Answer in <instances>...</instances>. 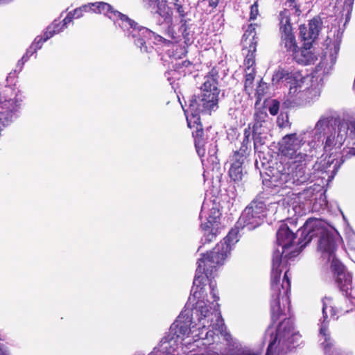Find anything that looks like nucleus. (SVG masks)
I'll list each match as a JSON object with an SVG mask.
<instances>
[{
    "label": "nucleus",
    "mask_w": 355,
    "mask_h": 355,
    "mask_svg": "<svg viewBox=\"0 0 355 355\" xmlns=\"http://www.w3.org/2000/svg\"><path fill=\"white\" fill-rule=\"evenodd\" d=\"M202 279L195 281L193 294L184 310L171 324L168 336L174 338L175 355H258L234 341L221 318L214 285L197 290Z\"/></svg>",
    "instance_id": "nucleus-1"
},
{
    "label": "nucleus",
    "mask_w": 355,
    "mask_h": 355,
    "mask_svg": "<svg viewBox=\"0 0 355 355\" xmlns=\"http://www.w3.org/2000/svg\"><path fill=\"white\" fill-rule=\"evenodd\" d=\"M295 234L286 224H282L277 232V247L273 252L271 274V318L273 322L280 319L284 313L286 304L289 309L290 300L288 294L291 284L288 271L286 270L282 278V270L286 266V259L295 257L297 247L295 245Z\"/></svg>",
    "instance_id": "nucleus-2"
},
{
    "label": "nucleus",
    "mask_w": 355,
    "mask_h": 355,
    "mask_svg": "<svg viewBox=\"0 0 355 355\" xmlns=\"http://www.w3.org/2000/svg\"><path fill=\"white\" fill-rule=\"evenodd\" d=\"M238 227L232 229L228 234L224 238L223 241H220L216 245L212 251L203 254L202 257L198 261V268L196 274L193 280V286L192 287L191 294H193L194 288L196 287L195 281L199 277L202 279V282L198 286L197 290L204 289V288L209 287L212 284L214 285V291H216V284L214 281L209 279V276L211 275L213 270L217 266L222 265L225 259L230 254L232 246L236 243L239 240Z\"/></svg>",
    "instance_id": "nucleus-3"
},
{
    "label": "nucleus",
    "mask_w": 355,
    "mask_h": 355,
    "mask_svg": "<svg viewBox=\"0 0 355 355\" xmlns=\"http://www.w3.org/2000/svg\"><path fill=\"white\" fill-rule=\"evenodd\" d=\"M301 237L298 239L297 245L304 247L314 236H318V251L321 253L323 259L331 263L337 259L335 255L336 248L334 230L326 222L317 218H310L306 220L304 226L297 231Z\"/></svg>",
    "instance_id": "nucleus-4"
},
{
    "label": "nucleus",
    "mask_w": 355,
    "mask_h": 355,
    "mask_svg": "<svg viewBox=\"0 0 355 355\" xmlns=\"http://www.w3.org/2000/svg\"><path fill=\"white\" fill-rule=\"evenodd\" d=\"M202 95L197 99L196 97L190 100L189 107L185 111L188 126L191 128V120L198 125L200 112H209L218 103L219 89L214 75L211 74L205 77V81L201 87Z\"/></svg>",
    "instance_id": "nucleus-5"
},
{
    "label": "nucleus",
    "mask_w": 355,
    "mask_h": 355,
    "mask_svg": "<svg viewBox=\"0 0 355 355\" xmlns=\"http://www.w3.org/2000/svg\"><path fill=\"white\" fill-rule=\"evenodd\" d=\"M289 91L286 96V101L290 105H304L318 98L320 88L315 86L310 87L308 80L300 72L288 75Z\"/></svg>",
    "instance_id": "nucleus-6"
},
{
    "label": "nucleus",
    "mask_w": 355,
    "mask_h": 355,
    "mask_svg": "<svg viewBox=\"0 0 355 355\" xmlns=\"http://www.w3.org/2000/svg\"><path fill=\"white\" fill-rule=\"evenodd\" d=\"M256 24H251L243 34L242 39L243 54H245L244 64L245 66L244 75V91L250 96L254 91V78L256 71L253 67L255 64L254 53L257 49V37L255 31Z\"/></svg>",
    "instance_id": "nucleus-7"
},
{
    "label": "nucleus",
    "mask_w": 355,
    "mask_h": 355,
    "mask_svg": "<svg viewBox=\"0 0 355 355\" xmlns=\"http://www.w3.org/2000/svg\"><path fill=\"white\" fill-rule=\"evenodd\" d=\"M273 328L269 327L266 336H270V342L266 355H272L277 351V355H282L289 350L291 345L294 343L299 336L294 331L293 322L290 319H284L279 323L276 334L273 336Z\"/></svg>",
    "instance_id": "nucleus-8"
},
{
    "label": "nucleus",
    "mask_w": 355,
    "mask_h": 355,
    "mask_svg": "<svg viewBox=\"0 0 355 355\" xmlns=\"http://www.w3.org/2000/svg\"><path fill=\"white\" fill-rule=\"evenodd\" d=\"M279 151L292 162L299 164L306 162L309 154L301 133L285 135L279 143Z\"/></svg>",
    "instance_id": "nucleus-9"
},
{
    "label": "nucleus",
    "mask_w": 355,
    "mask_h": 355,
    "mask_svg": "<svg viewBox=\"0 0 355 355\" xmlns=\"http://www.w3.org/2000/svg\"><path fill=\"white\" fill-rule=\"evenodd\" d=\"M107 17L123 30L131 28L130 34L132 37L137 38L135 40L136 45L141 49V51H147V47L145 46V39L153 35L149 29L145 27H139L137 23L129 19L126 15L113 10L112 6Z\"/></svg>",
    "instance_id": "nucleus-10"
},
{
    "label": "nucleus",
    "mask_w": 355,
    "mask_h": 355,
    "mask_svg": "<svg viewBox=\"0 0 355 355\" xmlns=\"http://www.w3.org/2000/svg\"><path fill=\"white\" fill-rule=\"evenodd\" d=\"M266 216V205L262 201H252L243 211L237 222L238 227L251 230L259 226Z\"/></svg>",
    "instance_id": "nucleus-11"
},
{
    "label": "nucleus",
    "mask_w": 355,
    "mask_h": 355,
    "mask_svg": "<svg viewBox=\"0 0 355 355\" xmlns=\"http://www.w3.org/2000/svg\"><path fill=\"white\" fill-rule=\"evenodd\" d=\"M322 314L323 321L320 329V337L322 345L324 348V352L326 355H343L340 350L334 345L331 340L329 331L327 329L326 320L328 318V313L330 314L331 318L336 315V311L332 306V299L330 297H325L322 300Z\"/></svg>",
    "instance_id": "nucleus-12"
},
{
    "label": "nucleus",
    "mask_w": 355,
    "mask_h": 355,
    "mask_svg": "<svg viewBox=\"0 0 355 355\" xmlns=\"http://www.w3.org/2000/svg\"><path fill=\"white\" fill-rule=\"evenodd\" d=\"M307 179L304 168L301 165L298 170L293 171L292 174L277 171L270 177V181L271 185L275 187L291 188L293 184H299Z\"/></svg>",
    "instance_id": "nucleus-13"
},
{
    "label": "nucleus",
    "mask_w": 355,
    "mask_h": 355,
    "mask_svg": "<svg viewBox=\"0 0 355 355\" xmlns=\"http://www.w3.org/2000/svg\"><path fill=\"white\" fill-rule=\"evenodd\" d=\"M349 128V125L347 121H340L336 125L334 132L327 137L324 146V151L327 153L334 150L335 152H337L347 139Z\"/></svg>",
    "instance_id": "nucleus-14"
},
{
    "label": "nucleus",
    "mask_w": 355,
    "mask_h": 355,
    "mask_svg": "<svg viewBox=\"0 0 355 355\" xmlns=\"http://www.w3.org/2000/svg\"><path fill=\"white\" fill-rule=\"evenodd\" d=\"M331 268L336 277V282L340 291L348 295L349 290L352 288V277L344 266L338 260L334 259L331 263Z\"/></svg>",
    "instance_id": "nucleus-15"
},
{
    "label": "nucleus",
    "mask_w": 355,
    "mask_h": 355,
    "mask_svg": "<svg viewBox=\"0 0 355 355\" xmlns=\"http://www.w3.org/2000/svg\"><path fill=\"white\" fill-rule=\"evenodd\" d=\"M146 6L159 15L164 20L170 23L172 19V11L167 0H142Z\"/></svg>",
    "instance_id": "nucleus-16"
},
{
    "label": "nucleus",
    "mask_w": 355,
    "mask_h": 355,
    "mask_svg": "<svg viewBox=\"0 0 355 355\" xmlns=\"http://www.w3.org/2000/svg\"><path fill=\"white\" fill-rule=\"evenodd\" d=\"M245 157L243 153L235 152L232 158L229 175L234 182L241 181L243 176V164Z\"/></svg>",
    "instance_id": "nucleus-17"
},
{
    "label": "nucleus",
    "mask_w": 355,
    "mask_h": 355,
    "mask_svg": "<svg viewBox=\"0 0 355 355\" xmlns=\"http://www.w3.org/2000/svg\"><path fill=\"white\" fill-rule=\"evenodd\" d=\"M55 26L56 24H53L52 26H48L46 32L44 33L43 37L38 36L35 39L34 42L26 51V55L28 57L31 56L37 51V49H40L43 42L53 37L54 34L58 33L60 30L55 31Z\"/></svg>",
    "instance_id": "nucleus-18"
},
{
    "label": "nucleus",
    "mask_w": 355,
    "mask_h": 355,
    "mask_svg": "<svg viewBox=\"0 0 355 355\" xmlns=\"http://www.w3.org/2000/svg\"><path fill=\"white\" fill-rule=\"evenodd\" d=\"M287 205V212L290 216H300L304 213V207L300 205V196L292 193L288 198L284 199Z\"/></svg>",
    "instance_id": "nucleus-19"
},
{
    "label": "nucleus",
    "mask_w": 355,
    "mask_h": 355,
    "mask_svg": "<svg viewBox=\"0 0 355 355\" xmlns=\"http://www.w3.org/2000/svg\"><path fill=\"white\" fill-rule=\"evenodd\" d=\"M295 61L302 64H310L313 63L317 57L311 47L297 49L293 53Z\"/></svg>",
    "instance_id": "nucleus-20"
},
{
    "label": "nucleus",
    "mask_w": 355,
    "mask_h": 355,
    "mask_svg": "<svg viewBox=\"0 0 355 355\" xmlns=\"http://www.w3.org/2000/svg\"><path fill=\"white\" fill-rule=\"evenodd\" d=\"M301 135H303L305 146L309 150L308 153H311L313 150L320 146L322 135L319 133V132L311 130L301 132Z\"/></svg>",
    "instance_id": "nucleus-21"
},
{
    "label": "nucleus",
    "mask_w": 355,
    "mask_h": 355,
    "mask_svg": "<svg viewBox=\"0 0 355 355\" xmlns=\"http://www.w3.org/2000/svg\"><path fill=\"white\" fill-rule=\"evenodd\" d=\"M208 202H204L202 207V214L209 209L207 223L210 226L218 227V223L220 218L221 213L219 209V206L214 202L211 203V207H209Z\"/></svg>",
    "instance_id": "nucleus-22"
},
{
    "label": "nucleus",
    "mask_w": 355,
    "mask_h": 355,
    "mask_svg": "<svg viewBox=\"0 0 355 355\" xmlns=\"http://www.w3.org/2000/svg\"><path fill=\"white\" fill-rule=\"evenodd\" d=\"M322 22L320 19L314 18L310 21L309 24V31L306 34V28L304 26H300V34L304 40H315L320 32Z\"/></svg>",
    "instance_id": "nucleus-23"
},
{
    "label": "nucleus",
    "mask_w": 355,
    "mask_h": 355,
    "mask_svg": "<svg viewBox=\"0 0 355 355\" xmlns=\"http://www.w3.org/2000/svg\"><path fill=\"white\" fill-rule=\"evenodd\" d=\"M84 12H93L96 14H103L107 16L111 10V6L103 1L89 3L81 6Z\"/></svg>",
    "instance_id": "nucleus-24"
},
{
    "label": "nucleus",
    "mask_w": 355,
    "mask_h": 355,
    "mask_svg": "<svg viewBox=\"0 0 355 355\" xmlns=\"http://www.w3.org/2000/svg\"><path fill=\"white\" fill-rule=\"evenodd\" d=\"M323 162L322 166L324 168L335 175L341 164L340 155L338 152L334 151L323 160Z\"/></svg>",
    "instance_id": "nucleus-25"
},
{
    "label": "nucleus",
    "mask_w": 355,
    "mask_h": 355,
    "mask_svg": "<svg viewBox=\"0 0 355 355\" xmlns=\"http://www.w3.org/2000/svg\"><path fill=\"white\" fill-rule=\"evenodd\" d=\"M201 228L203 233V236L202 238V243L203 245L213 241L217 235L218 227L210 226L208 224H202Z\"/></svg>",
    "instance_id": "nucleus-26"
},
{
    "label": "nucleus",
    "mask_w": 355,
    "mask_h": 355,
    "mask_svg": "<svg viewBox=\"0 0 355 355\" xmlns=\"http://www.w3.org/2000/svg\"><path fill=\"white\" fill-rule=\"evenodd\" d=\"M282 40L287 50L292 51L293 53L297 50L295 40L291 31L288 32H282Z\"/></svg>",
    "instance_id": "nucleus-27"
},
{
    "label": "nucleus",
    "mask_w": 355,
    "mask_h": 355,
    "mask_svg": "<svg viewBox=\"0 0 355 355\" xmlns=\"http://www.w3.org/2000/svg\"><path fill=\"white\" fill-rule=\"evenodd\" d=\"M289 11L284 10L279 14V24L281 32H288L292 30L290 23Z\"/></svg>",
    "instance_id": "nucleus-28"
},
{
    "label": "nucleus",
    "mask_w": 355,
    "mask_h": 355,
    "mask_svg": "<svg viewBox=\"0 0 355 355\" xmlns=\"http://www.w3.org/2000/svg\"><path fill=\"white\" fill-rule=\"evenodd\" d=\"M346 252L349 257L355 263V233L350 232L347 235Z\"/></svg>",
    "instance_id": "nucleus-29"
},
{
    "label": "nucleus",
    "mask_w": 355,
    "mask_h": 355,
    "mask_svg": "<svg viewBox=\"0 0 355 355\" xmlns=\"http://www.w3.org/2000/svg\"><path fill=\"white\" fill-rule=\"evenodd\" d=\"M174 8L177 10L180 17H184L188 6V0H171Z\"/></svg>",
    "instance_id": "nucleus-30"
},
{
    "label": "nucleus",
    "mask_w": 355,
    "mask_h": 355,
    "mask_svg": "<svg viewBox=\"0 0 355 355\" xmlns=\"http://www.w3.org/2000/svg\"><path fill=\"white\" fill-rule=\"evenodd\" d=\"M297 71H295L296 73ZM291 73H294V72L291 73H286L283 69H278L276 71L272 78V82L273 84L278 83L282 79L285 78V80L286 81L287 84L289 85V83L287 80L288 75H290Z\"/></svg>",
    "instance_id": "nucleus-31"
},
{
    "label": "nucleus",
    "mask_w": 355,
    "mask_h": 355,
    "mask_svg": "<svg viewBox=\"0 0 355 355\" xmlns=\"http://www.w3.org/2000/svg\"><path fill=\"white\" fill-rule=\"evenodd\" d=\"M329 123V119L328 117L322 116L315 124V128L313 129L319 132L323 135L325 129L328 127Z\"/></svg>",
    "instance_id": "nucleus-32"
},
{
    "label": "nucleus",
    "mask_w": 355,
    "mask_h": 355,
    "mask_svg": "<svg viewBox=\"0 0 355 355\" xmlns=\"http://www.w3.org/2000/svg\"><path fill=\"white\" fill-rule=\"evenodd\" d=\"M256 85L257 87L254 88L253 94H254V96L257 97V99L260 101L261 97L264 94L266 89H267V86L261 80H257Z\"/></svg>",
    "instance_id": "nucleus-33"
},
{
    "label": "nucleus",
    "mask_w": 355,
    "mask_h": 355,
    "mask_svg": "<svg viewBox=\"0 0 355 355\" xmlns=\"http://www.w3.org/2000/svg\"><path fill=\"white\" fill-rule=\"evenodd\" d=\"M203 132L200 130H197L196 132V139H195V145L196 148L197 149V152L199 155L202 156L204 155L205 151L203 149H201V146H202V141L201 139V136L202 135Z\"/></svg>",
    "instance_id": "nucleus-34"
},
{
    "label": "nucleus",
    "mask_w": 355,
    "mask_h": 355,
    "mask_svg": "<svg viewBox=\"0 0 355 355\" xmlns=\"http://www.w3.org/2000/svg\"><path fill=\"white\" fill-rule=\"evenodd\" d=\"M73 17L72 15V12H69L67 15V17L63 19V24L62 25V27L60 28V22L58 23L56 21H54L51 26H52L53 24H56L55 30L58 31L60 30L58 33H60L64 26H65L68 23H70Z\"/></svg>",
    "instance_id": "nucleus-35"
},
{
    "label": "nucleus",
    "mask_w": 355,
    "mask_h": 355,
    "mask_svg": "<svg viewBox=\"0 0 355 355\" xmlns=\"http://www.w3.org/2000/svg\"><path fill=\"white\" fill-rule=\"evenodd\" d=\"M259 15V5L257 1L254 2L250 7V19L254 20Z\"/></svg>",
    "instance_id": "nucleus-36"
},
{
    "label": "nucleus",
    "mask_w": 355,
    "mask_h": 355,
    "mask_svg": "<svg viewBox=\"0 0 355 355\" xmlns=\"http://www.w3.org/2000/svg\"><path fill=\"white\" fill-rule=\"evenodd\" d=\"M254 148L255 150H257L259 146H262L264 144V141H262V139L259 135H255L254 136Z\"/></svg>",
    "instance_id": "nucleus-37"
},
{
    "label": "nucleus",
    "mask_w": 355,
    "mask_h": 355,
    "mask_svg": "<svg viewBox=\"0 0 355 355\" xmlns=\"http://www.w3.org/2000/svg\"><path fill=\"white\" fill-rule=\"evenodd\" d=\"M72 12L73 18H80L83 15V10L81 9V6L75 9Z\"/></svg>",
    "instance_id": "nucleus-38"
},
{
    "label": "nucleus",
    "mask_w": 355,
    "mask_h": 355,
    "mask_svg": "<svg viewBox=\"0 0 355 355\" xmlns=\"http://www.w3.org/2000/svg\"><path fill=\"white\" fill-rule=\"evenodd\" d=\"M279 110V105L278 104H273L272 106L269 108V112L272 115H276L278 113Z\"/></svg>",
    "instance_id": "nucleus-39"
},
{
    "label": "nucleus",
    "mask_w": 355,
    "mask_h": 355,
    "mask_svg": "<svg viewBox=\"0 0 355 355\" xmlns=\"http://www.w3.org/2000/svg\"><path fill=\"white\" fill-rule=\"evenodd\" d=\"M178 64L180 66V67H186V68L192 65L191 62L188 60L182 61V63H179Z\"/></svg>",
    "instance_id": "nucleus-40"
},
{
    "label": "nucleus",
    "mask_w": 355,
    "mask_h": 355,
    "mask_svg": "<svg viewBox=\"0 0 355 355\" xmlns=\"http://www.w3.org/2000/svg\"><path fill=\"white\" fill-rule=\"evenodd\" d=\"M0 355H9L8 350L1 344H0Z\"/></svg>",
    "instance_id": "nucleus-41"
},
{
    "label": "nucleus",
    "mask_w": 355,
    "mask_h": 355,
    "mask_svg": "<svg viewBox=\"0 0 355 355\" xmlns=\"http://www.w3.org/2000/svg\"><path fill=\"white\" fill-rule=\"evenodd\" d=\"M220 0H209V6L211 7H216L219 3Z\"/></svg>",
    "instance_id": "nucleus-42"
},
{
    "label": "nucleus",
    "mask_w": 355,
    "mask_h": 355,
    "mask_svg": "<svg viewBox=\"0 0 355 355\" xmlns=\"http://www.w3.org/2000/svg\"><path fill=\"white\" fill-rule=\"evenodd\" d=\"M10 0H0V3H4L10 1Z\"/></svg>",
    "instance_id": "nucleus-43"
},
{
    "label": "nucleus",
    "mask_w": 355,
    "mask_h": 355,
    "mask_svg": "<svg viewBox=\"0 0 355 355\" xmlns=\"http://www.w3.org/2000/svg\"><path fill=\"white\" fill-rule=\"evenodd\" d=\"M12 78V73H10L7 79H8V80H10Z\"/></svg>",
    "instance_id": "nucleus-44"
},
{
    "label": "nucleus",
    "mask_w": 355,
    "mask_h": 355,
    "mask_svg": "<svg viewBox=\"0 0 355 355\" xmlns=\"http://www.w3.org/2000/svg\"><path fill=\"white\" fill-rule=\"evenodd\" d=\"M162 40H164V42L166 41L165 39H163L162 37H160V41H162Z\"/></svg>",
    "instance_id": "nucleus-45"
}]
</instances>
